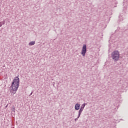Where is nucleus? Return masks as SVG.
Listing matches in <instances>:
<instances>
[{"label": "nucleus", "mask_w": 128, "mask_h": 128, "mask_svg": "<svg viewBox=\"0 0 128 128\" xmlns=\"http://www.w3.org/2000/svg\"><path fill=\"white\" fill-rule=\"evenodd\" d=\"M11 86V90L12 91V93L14 94L16 92V90H18V86H20V78L18 77H16V78L14 80Z\"/></svg>", "instance_id": "f257e3e1"}, {"label": "nucleus", "mask_w": 128, "mask_h": 128, "mask_svg": "<svg viewBox=\"0 0 128 128\" xmlns=\"http://www.w3.org/2000/svg\"><path fill=\"white\" fill-rule=\"evenodd\" d=\"M111 58L114 62L120 60V52L118 50H114L111 54Z\"/></svg>", "instance_id": "f03ea898"}, {"label": "nucleus", "mask_w": 128, "mask_h": 128, "mask_svg": "<svg viewBox=\"0 0 128 128\" xmlns=\"http://www.w3.org/2000/svg\"><path fill=\"white\" fill-rule=\"evenodd\" d=\"M81 54L83 56H86V45H83Z\"/></svg>", "instance_id": "7ed1b4c3"}, {"label": "nucleus", "mask_w": 128, "mask_h": 128, "mask_svg": "<svg viewBox=\"0 0 128 128\" xmlns=\"http://www.w3.org/2000/svg\"><path fill=\"white\" fill-rule=\"evenodd\" d=\"M85 106H86V104H83L82 105L81 108L78 111V118L80 116V114H82V110H84V108Z\"/></svg>", "instance_id": "20e7f679"}, {"label": "nucleus", "mask_w": 128, "mask_h": 128, "mask_svg": "<svg viewBox=\"0 0 128 128\" xmlns=\"http://www.w3.org/2000/svg\"><path fill=\"white\" fill-rule=\"evenodd\" d=\"M80 104H76L75 106H74V108H75L76 110H80Z\"/></svg>", "instance_id": "39448f33"}, {"label": "nucleus", "mask_w": 128, "mask_h": 128, "mask_svg": "<svg viewBox=\"0 0 128 128\" xmlns=\"http://www.w3.org/2000/svg\"><path fill=\"white\" fill-rule=\"evenodd\" d=\"M34 44H36V42H34V41L30 42L29 43V46H34Z\"/></svg>", "instance_id": "423d86ee"}, {"label": "nucleus", "mask_w": 128, "mask_h": 128, "mask_svg": "<svg viewBox=\"0 0 128 128\" xmlns=\"http://www.w3.org/2000/svg\"><path fill=\"white\" fill-rule=\"evenodd\" d=\"M2 22V24H6V20H3L2 22Z\"/></svg>", "instance_id": "0eeeda50"}, {"label": "nucleus", "mask_w": 128, "mask_h": 128, "mask_svg": "<svg viewBox=\"0 0 128 128\" xmlns=\"http://www.w3.org/2000/svg\"><path fill=\"white\" fill-rule=\"evenodd\" d=\"M79 118L80 117H78V118L75 119V122H76V120H78Z\"/></svg>", "instance_id": "6e6552de"}, {"label": "nucleus", "mask_w": 128, "mask_h": 128, "mask_svg": "<svg viewBox=\"0 0 128 128\" xmlns=\"http://www.w3.org/2000/svg\"><path fill=\"white\" fill-rule=\"evenodd\" d=\"M2 22H0V28H1V26H2Z\"/></svg>", "instance_id": "1a4fd4ad"}, {"label": "nucleus", "mask_w": 128, "mask_h": 128, "mask_svg": "<svg viewBox=\"0 0 128 128\" xmlns=\"http://www.w3.org/2000/svg\"><path fill=\"white\" fill-rule=\"evenodd\" d=\"M34 92H32L31 93H30V96H32V93Z\"/></svg>", "instance_id": "9d476101"}, {"label": "nucleus", "mask_w": 128, "mask_h": 128, "mask_svg": "<svg viewBox=\"0 0 128 128\" xmlns=\"http://www.w3.org/2000/svg\"><path fill=\"white\" fill-rule=\"evenodd\" d=\"M15 108H14L13 110H12V112H14V110H15Z\"/></svg>", "instance_id": "9b49d317"}]
</instances>
